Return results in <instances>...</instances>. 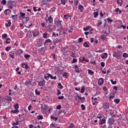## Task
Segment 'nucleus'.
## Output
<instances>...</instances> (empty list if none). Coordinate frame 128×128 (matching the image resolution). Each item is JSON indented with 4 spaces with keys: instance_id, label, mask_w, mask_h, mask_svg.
I'll use <instances>...</instances> for the list:
<instances>
[{
    "instance_id": "nucleus-1",
    "label": "nucleus",
    "mask_w": 128,
    "mask_h": 128,
    "mask_svg": "<svg viewBox=\"0 0 128 128\" xmlns=\"http://www.w3.org/2000/svg\"><path fill=\"white\" fill-rule=\"evenodd\" d=\"M50 77L51 80H56V76H52V74H44V78L46 79L47 80H48V78Z\"/></svg>"
},
{
    "instance_id": "nucleus-2",
    "label": "nucleus",
    "mask_w": 128,
    "mask_h": 128,
    "mask_svg": "<svg viewBox=\"0 0 128 128\" xmlns=\"http://www.w3.org/2000/svg\"><path fill=\"white\" fill-rule=\"evenodd\" d=\"M8 6L10 7V10H12L13 6H16V2L12 0H10L8 1Z\"/></svg>"
},
{
    "instance_id": "nucleus-3",
    "label": "nucleus",
    "mask_w": 128,
    "mask_h": 128,
    "mask_svg": "<svg viewBox=\"0 0 128 128\" xmlns=\"http://www.w3.org/2000/svg\"><path fill=\"white\" fill-rule=\"evenodd\" d=\"M120 52V50L114 52L113 54V56H114V58H116L118 60H120V54H119Z\"/></svg>"
},
{
    "instance_id": "nucleus-4",
    "label": "nucleus",
    "mask_w": 128,
    "mask_h": 128,
    "mask_svg": "<svg viewBox=\"0 0 128 128\" xmlns=\"http://www.w3.org/2000/svg\"><path fill=\"white\" fill-rule=\"evenodd\" d=\"M62 22L60 20H56L54 21V24L56 26L57 28H60L62 26Z\"/></svg>"
},
{
    "instance_id": "nucleus-5",
    "label": "nucleus",
    "mask_w": 128,
    "mask_h": 128,
    "mask_svg": "<svg viewBox=\"0 0 128 128\" xmlns=\"http://www.w3.org/2000/svg\"><path fill=\"white\" fill-rule=\"evenodd\" d=\"M114 118L111 117L108 119V124H109L112 126V124H114Z\"/></svg>"
},
{
    "instance_id": "nucleus-6",
    "label": "nucleus",
    "mask_w": 128,
    "mask_h": 128,
    "mask_svg": "<svg viewBox=\"0 0 128 128\" xmlns=\"http://www.w3.org/2000/svg\"><path fill=\"white\" fill-rule=\"evenodd\" d=\"M21 20H22L23 23L26 24V22H28L30 20V18L28 16H27V17L25 16V17H23Z\"/></svg>"
},
{
    "instance_id": "nucleus-7",
    "label": "nucleus",
    "mask_w": 128,
    "mask_h": 128,
    "mask_svg": "<svg viewBox=\"0 0 128 128\" xmlns=\"http://www.w3.org/2000/svg\"><path fill=\"white\" fill-rule=\"evenodd\" d=\"M106 124V119H104V118H100L99 121V124Z\"/></svg>"
},
{
    "instance_id": "nucleus-8",
    "label": "nucleus",
    "mask_w": 128,
    "mask_h": 128,
    "mask_svg": "<svg viewBox=\"0 0 128 128\" xmlns=\"http://www.w3.org/2000/svg\"><path fill=\"white\" fill-rule=\"evenodd\" d=\"M53 18L52 17V16H50L48 18V20H46V22H48V24H52V22H54Z\"/></svg>"
},
{
    "instance_id": "nucleus-9",
    "label": "nucleus",
    "mask_w": 128,
    "mask_h": 128,
    "mask_svg": "<svg viewBox=\"0 0 128 128\" xmlns=\"http://www.w3.org/2000/svg\"><path fill=\"white\" fill-rule=\"evenodd\" d=\"M38 84L40 86H44V84H46V80H43L42 81L38 82Z\"/></svg>"
},
{
    "instance_id": "nucleus-10",
    "label": "nucleus",
    "mask_w": 128,
    "mask_h": 128,
    "mask_svg": "<svg viewBox=\"0 0 128 128\" xmlns=\"http://www.w3.org/2000/svg\"><path fill=\"white\" fill-rule=\"evenodd\" d=\"M22 68H26V70H28V68H30L28 65V64L24 62L22 63Z\"/></svg>"
},
{
    "instance_id": "nucleus-11",
    "label": "nucleus",
    "mask_w": 128,
    "mask_h": 128,
    "mask_svg": "<svg viewBox=\"0 0 128 128\" xmlns=\"http://www.w3.org/2000/svg\"><path fill=\"white\" fill-rule=\"evenodd\" d=\"M48 108V105L46 104H44V106H41V110L42 112H44V110H46Z\"/></svg>"
},
{
    "instance_id": "nucleus-12",
    "label": "nucleus",
    "mask_w": 128,
    "mask_h": 128,
    "mask_svg": "<svg viewBox=\"0 0 128 128\" xmlns=\"http://www.w3.org/2000/svg\"><path fill=\"white\" fill-rule=\"evenodd\" d=\"M98 84L102 86L104 84V78H100L98 81Z\"/></svg>"
},
{
    "instance_id": "nucleus-13",
    "label": "nucleus",
    "mask_w": 128,
    "mask_h": 128,
    "mask_svg": "<svg viewBox=\"0 0 128 128\" xmlns=\"http://www.w3.org/2000/svg\"><path fill=\"white\" fill-rule=\"evenodd\" d=\"M77 98H78V100H80L81 102H84V100H86V98L84 97H80V96L77 94Z\"/></svg>"
},
{
    "instance_id": "nucleus-14",
    "label": "nucleus",
    "mask_w": 128,
    "mask_h": 128,
    "mask_svg": "<svg viewBox=\"0 0 128 128\" xmlns=\"http://www.w3.org/2000/svg\"><path fill=\"white\" fill-rule=\"evenodd\" d=\"M78 10H80V12H82L84 10V6L80 4L78 6Z\"/></svg>"
},
{
    "instance_id": "nucleus-15",
    "label": "nucleus",
    "mask_w": 128,
    "mask_h": 128,
    "mask_svg": "<svg viewBox=\"0 0 128 128\" xmlns=\"http://www.w3.org/2000/svg\"><path fill=\"white\" fill-rule=\"evenodd\" d=\"M24 52V51L21 50L20 49L18 50V52H16L15 54H16V56H20V54H22Z\"/></svg>"
},
{
    "instance_id": "nucleus-16",
    "label": "nucleus",
    "mask_w": 128,
    "mask_h": 128,
    "mask_svg": "<svg viewBox=\"0 0 128 128\" xmlns=\"http://www.w3.org/2000/svg\"><path fill=\"white\" fill-rule=\"evenodd\" d=\"M12 12V11L10 10L6 9L4 10V14L6 16H10V14Z\"/></svg>"
},
{
    "instance_id": "nucleus-17",
    "label": "nucleus",
    "mask_w": 128,
    "mask_h": 128,
    "mask_svg": "<svg viewBox=\"0 0 128 128\" xmlns=\"http://www.w3.org/2000/svg\"><path fill=\"white\" fill-rule=\"evenodd\" d=\"M103 108H104V110H108V108H110L108 104L106 103H104L103 104Z\"/></svg>"
},
{
    "instance_id": "nucleus-18",
    "label": "nucleus",
    "mask_w": 128,
    "mask_h": 128,
    "mask_svg": "<svg viewBox=\"0 0 128 128\" xmlns=\"http://www.w3.org/2000/svg\"><path fill=\"white\" fill-rule=\"evenodd\" d=\"M102 58H108V54L107 53H104L101 54Z\"/></svg>"
},
{
    "instance_id": "nucleus-19",
    "label": "nucleus",
    "mask_w": 128,
    "mask_h": 128,
    "mask_svg": "<svg viewBox=\"0 0 128 128\" xmlns=\"http://www.w3.org/2000/svg\"><path fill=\"white\" fill-rule=\"evenodd\" d=\"M20 20H22V18L26 16V14L22 13V12H20Z\"/></svg>"
},
{
    "instance_id": "nucleus-20",
    "label": "nucleus",
    "mask_w": 128,
    "mask_h": 128,
    "mask_svg": "<svg viewBox=\"0 0 128 128\" xmlns=\"http://www.w3.org/2000/svg\"><path fill=\"white\" fill-rule=\"evenodd\" d=\"M62 114V116H64V114H66V110H60L58 114Z\"/></svg>"
},
{
    "instance_id": "nucleus-21",
    "label": "nucleus",
    "mask_w": 128,
    "mask_h": 128,
    "mask_svg": "<svg viewBox=\"0 0 128 128\" xmlns=\"http://www.w3.org/2000/svg\"><path fill=\"white\" fill-rule=\"evenodd\" d=\"M84 46L85 48H90V42H86L84 44Z\"/></svg>"
},
{
    "instance_id": "nucleus-22",
    "label": "nucleus",
    "mask_w": 128,
    "mask_h": 128,
    "mask_svg": "<svg viewBox=\"0 0 128 128\" xmlns=\"http://www.w3.org/2000/svg\"><path fill=\"white\" fill-rule=\"evenodd\" d=\"M74 70L76 72H80V68H78V65L74 66Z\"/></svg>"
},
{
    "instance_id": "nucleus-23",
    "label": "nucleus",
    "mask_w": 128,
    "mask_h": 128,
    "mask_svg": "<svg viewBox=\"0 0 128 128\" xmlns=\"http://www.w3.org/2000/svg\"><path fill=\"white\" fill-rule=\"evenodd\" d=\"M33 10L34 12H40L41 10L40 8L38 9V7H34Z\"/></svg>"
},
{
    "instance_id": "nucleus-24",
    "label": "nucleus",
    "mask_w": 128,
    "mask_h": 128,
    "mask_svg": "<svg viewBox=\"0 0 128 128\" xmlns=\"http://www.w3.org/2000/svg\"><path fill=\"white\" fill-rule=\"evenodd\" d=\"M8 23L6 24V26L7 27L10 26V24H12V22H10V20H8Z\"/></svg>"
},
{
    "instance_id": "nucleus-25",
    "label": "nucleus",
    "mask_w": 128,
    "mask_h": 128,
    "mask_svg": "<svg viewBox=\"0 0 128 128\" xmlns=\"http://www.w3.org/2000/svg\"><path fill=\"white\" fill-rule=\"evenodd\" d=\"M48 2V0H43L42 2V5L44 6V4H47Z\"/></svg>"
},
{
    "instance_id": "nucleus-26",
    "label": "nucleus",
    "mask_w": 128,
    "mask_h": 128,
    "mask_svg": "<svg viewBox=\"0 0 128 128\" xmlns=\"http://www.w3.org/2000/svg\"><path fill=\"white\" fill-rule=\"evenodd\" d=\"M93 14L94 16V18H96L98 16V12H94Z\"/></svg>"
},
{
    "instance_id": "nucleus-27",
    "label": "nucleus",
    "mask_w": 128,
    "mask_h": 128,
    "mask_svg": "<svg viewBox=\"0 0 128 128\" xmlns=\"http://www.w3.org/2000/svg\"><path fill=\"white\" fill-rule=\"evenodd\" d=\"M90 28H92V26H86V28H84V32H86Z\"/></svg>"
},
{
    "instance_id": "nucleus-28",
    "label": "nucleus",
    "mask_w": 128,
    "mask_h": 128,
    "mask_svg": "<svg viewBox=\"0 0 128 128\" xmlns=\"http://www.w3.org/2000/svg\"><path fill=\"white\" fill-rule=\"evenodd\" d=\"M38 32H32V34H33V36L36 37V36H38Z\"/></svg>"
},
{
    "instance_id": "nucleus-29",
    "label": "nucleus",
    "mask_w": 128,
    "mask_h": 128,
    "mask_svg": "<svg viewBox=\"0 0 128 128\" xmlns=\"http://www.w3.org/2000/svg\"><path fill=\"white\" fill-rule=\"evenodd\" d=\"M84 88H85L84 86H82L81 91H80L81 94H84V90H86Z\"/></svg>"
},
{
    "instance_id": "nucleus-30",
    "label": "nucleus",
    "mask_w": 128,
    "mask_h": 128,
    "mask_svg": "<svg viewBox=\"0 0 128 128\" xmlns=\"http://www.w3.org/2000/svg\"><path fill=\"white\" fill-rule=\"evenodd\" d=\"M48 42H52V40H50V39H47L46 40L44 43V46H46V44H48Z\"/></svg>"
},
{
    "instance_id": "nucleus-31",
    "label": "nucleus",
    "mask_w": 128,
    "mask_h": 128,
    "mask_svg": "<svg viewBox=\"0 0 128 128\" xmlns=\"http://www.w3.org/2000/svg\"><path fill=\"white\" fill-rule=\"evenodd\" d=\"M116 2L118 4H122V2H124L122 1V0H117Z\"/></svg>"
},
{
    "instance_id": "nucleus-32",
    "label": "nucleus",
    "mask_w": 128,
    "mask_h": 128,
    "mask_svg": "<svg viewBox=\"0 0 128 128\" xmlns=\"http://www.w3.org/2000/svg\"><path fill=\"white\" fill-rule=\"evenodd\" d=\"M6 100L8 102H12V97L10 96H8Z\"/></svg>"
},
{
    "instance_id": "nucleus-33",
    "label": "nucleus",
    "mask_w": 128,
    "mask_h": 128,
    "mask_svg": "<svg viewBox=\"0 0 128 128\" xmlns=\"http://www.w3.org/2000/svg\"><path fill=\"white\" fill-rule=\"evenodd\" d=\"M26 86H32V84L30 81H27L26 82Z\"/></svg>"
},
{
    "instance_id": "nucleus-34",
    "label": "nucleus",
    "mask_w": 128,
    "mask_h": 128,
    "mask_svg": "<svg viewBox=\"0 0 128 128\" xmlns=\"http://www.w3.org/2000/svg\"><path fill=\"white\" fill-rule=\"evenodd\" d=\"M19 110L18 109L16 108L14 110H12L11 112H13L14 114H16L17 112H18Z\"/></svg>"
},
{
    "instance_id": "nucleus-35",
    "label": "nucleus",
    "mask_w": 128,
    "mask_h": 128,
    "mask_svg": "<svg viewBox=\"0 0 128 128\" xmlns=\"http://www.w3.org/2000/svg\"><path fill=\"white\" fill-rule=\"evenodd\" d=\"M58 86L60 90H62V88H64L62 86V84H60V82L58 84Z\"/></svg>"
},
{
    "instance_id": "nucleus-36",
    "label": "nucleus",
    "mask_w": 128,
    "mask_h": 128,
    "mask_svg": "<svg viewBox=\"0 0 128 128\" xmlns=\"http://www.w3.org/2000/svg\"><path fill=\"white\" fill-rule=\"evenodd\" d=\"M88 73L89 74H91V76H92V74H94V72H92V70H88Z\"/></svg>"
},
{
    "instance_id": "nucleus-37",
    "label": "nucleus",
    "mask_w": 128,
    "mask_h": 128,
    "mask_svg": "<svg viewBox=\"0 0 128 128\" xmlns=\"http://www.w3.org/2000/svg\"><path fill=\"white\" fill-rule=\"evenodd\" d=\"M50 58H52L53 60H54V58H56V54H52L50 56Z\"/></svg>"
},
{
    "instance_id": "nucleus-38",
    "label": "nucleus",
    "mask_w": 128,
    "mask_h": 128,
    "mask_svg": "<svg viewBox=\"0 0 128 128\" xmlns=\"http://www.w3.org/2000/svg\"><path fill=\"white\" fill-rule=\"evenodd\" d=\"M2 4H4V6H6V0H3L1 2Z\"/></svg>"
},
{
    "instance_id": "nucleus-39",
    "label": "nucleus",
    "mask_w": 128,
    "mask_h": 128,
    "mask_svg": "<svg viewBox=\"0 0 128 128\" xmlns=\"http://www.w3.org/2000/svg\"><path fill=\"white\" fill-rule=\"evenodd\" d=\"M100 38H102V40H106V36L104 35H101L100 36Z\"/></svg>"
},
{
    "instance_id": "nucleus-40",
    "label": "nucleus",
    "mask_w": 128,
    "mask_h": 128,
    "mask_svg": "<svg viewBox=\"0 0 128 128\" xmlns=\"http://www.w3.org/2000/svg\"><path fill=\"white\" fill-rule=\"evenodd\" d=\"M30 56L28 54H25L24 55V57L25 58H26V60H28V58H30Z\"/></svg>"
},
{
    "instance_id": "nucleus-41",
    "label": "nucleus",
    "mask_w": 128,
    "mask_h": 128,
    "mask_svg": "<svg viewBox=\"0 0 128 128\" xmlns=\"http://www.w3.org/2000/svg\"><path fill=\"white\" fill-rule=\"evenodd\" d=\"M74 126V123H71L70 126L67 128H73Z\"/></svg>"
},
{
    "instance_id": "nucleus-42",
    "label": "nucleus",
    "mask_w": 128,
    "mask_h": 128,
    "mask_svg": "<svg viewBox=\"0 0 128 128\" xmlns=\"http://www.w3.org/2000/svg\"><path fill=\"white\" fill-rule=\"evenodd\" d=\"M2 38H8V34H4L2 35Z\"/></svg>"
},
{
    "instance_id": "nucleus-43",
    "label": "nucleus",
    "mask_w": 128,
    "mask_h": 128,
    "mask_svg": "<svg viewBox=\"0 0 128 128\" xmlns=\"http://www.w3.org/2000/svg\"><path fill=\"white\" fill-rule=\"evenodd\" d=\"M120 100L119 99H114V102H116V104H118L120 102Z\"/></svg>"
},
{
    "instance_id": "nucleus-44",
    "label": "nucleus",
    "mask_w": 128,
    "mask_h": 128,
    "mask_svg": "<svg viewBox=\"0 0 128 128\" xmlns=\"http://www.w3.org/2000/svg\"><path fill=\"white\" fill-rule=\"evenodd\" d=\"M110 82H111L112 84H116V81H114L113 80H111Z\"/></svg>"
},
{
    "instance_id": "nucleus-45",
    "label": "nucleus",
    "mask_w": 128,
    "mask_h": 128,
    "mask_svg": "<svg viewBox=\"0 0 128 128\" xmlns=\"http://www.w3.org/2000/svg\"><path fill=\"white\" fill-rule=\"evenodd\" d=\"M37 118H38V120H42V118H44V117L42 116H37Z\"/></svg>"
},
{
    "instance_id": "nucleus-46",
    "label": "nucleus",
    "mask_w": 128,
    "mask_h": 128,
    "mask_svg": "<svg viewBox=\"0 0 128 128\" xmlns=\"http://www.w3.org/2000/svg\"><path fill=\"white\" fill-rule=\"evenodd\" d=\"M123 58H128V54L127 53H124Z\"/></svg>"
},
{
    "instance_id": "nucleus-47",
    "label": "nucleus",
    "mask_w": 128,
    "mask_h": 128,
    "mask_svg": "<svg viewBox=\"0 0 128 128\" xmlns=\"http://www.w3.org/2000/svg\"><path fill=\"white\" fill-rule=\"evenodd\" d=\"M16 16H18V15H12V18L13 19V20H16Z\"/></svg>"
},
{
    "instance_id": "nucleus-48",
    "label": "nucleus",
    "mask_w": 128,
    "mask_h": 128,
    "mask_svg": "<svg viewBox=\"0 0 128 128\" xmlns=\"http://www.w3.org/2000/svg\"><path fill=\"white\" fill-rule=\"evenodd\" d=\"M78 62V59L73 58L72 64H74V62Z\"/></svg>"
},
{
    "instance_id": "nucleus-49",
    "label": "nucleus",
    "mask_w": 128,
    "mask_h": 128,
    "mask_svg": "<svg viewBox=\"0 0 128 128\" xmlns=\"http://www.w3.org/2000/svg\"><path fill=\"white\" fill-rule=\"evenodd\" d=\"M59 34H60V35L62 36L63 34H64V35L66 34V32H60L59 33Z\"/></svg>"
},
{
    "instance_id": "nucleus-50",
    "label": "nucleus",
    "mask_w": 128,
    "mask_h": 128,
    "mask_svg": "<svg viewBox=\"0 0 128 128\" xmlns=\"http://www.w3.org/2000/svg\"><path fill=\"white\" fill-rule=\"evenodd\" d=\"M10 48H12L11 46L6 47V52H8L10 50Z\"/></svg>"
},
{
    "instance_id": "nucleus-51",
    "label": "nucleus",
    "mask_w": 128,
    "mask_h": 128,
    "mask_svg": "<svg viewBox=\"0 0 128 128\" xmlns=\"http://www.w3.org/2000/svg\"><path fill=\"white\" fill-rule=\"evenodd\" d=\"M43 38H48V34L46 33L44 34Z\"/></svg>"
},
{
    "instance_id": "nucleus-52",
    "label": "nucleus",
    "mask_w": 128,
    "mask_h": 128,
    "mask_svg": "<svg viewBox=\"0 0 128 128\" xmlns=\"http://www.w3.org/2000/svg\"><path fill=\"white\" fill-rule=\"evenodd\" d=\"M56 42H62V38L56 39Z\"/></svg>"
},
{
    "instance_id": "nucleus-53",
    "label": "nucleus",
    "mask_w": 128,
    "mask_h": 128,
    "mask_svg": "<svg viewBox=\"0 0 128 128\" xmlns=\"http://www.w3.org/2000/svg\"><path fill=\"white\" fill-rule=\"evenodd\" d=\"M58 92L56 93V96H58L59 94H62V92H60V90H57Z\"/></svg>"
},
{
    "instance_id": "nucleus-54",
    "label": "nucleus",
    "mask_w": 128,
    "mask_h": 128,
    "mask_svg": "<svg viewBox=\"0 0 128 128\" xmlns=\"http://www.w3.org/2000/svg\"><path fill=\"white\" fill-rule=\"evenodd\" d=\"M106 20L108 21V22H110V24L112 22V20L110 18H108Z\"/></svg>"
},
{
    "instance_id": "nucleus-55",
    "label": "nucleus",
    "mask_w": 128,
    "mask_h": 128,
    "mask_svg": "<svg viewBox=\"0 0 128 128\" xmlns=\"http://www.w3.org/2000/svg\"><path fill=\"white\" fill-rule=\"evenodd\" d=\"M70 56H72V58H76V55L74 52L70 53Z\"/></svg>"
},
{
    "instance_id": "nucleus-56",
    "label": "nucleus",
    "mask_w": 128,
    "mask_h": 128,
    "mask_svg": "<svg viewBox=\"0 0 128 128\" xmlns=\"http://www.w3.org/2000/svg\"><path fill=\"white\" fill-rule=\"evenodd\" d=\"M35 92H36V94H38V96H40V92L38 91L37 90H36Z\"/></svg>"
},
{
    "instance_id": "nucleus-57",
    "label": "nucleus",
    "mask_w": 128,
    "mask_h": 128,
    "mask_svg": "<svg viewBox=\"0 0 128 128\" xmlns=\"http://www.w3.org/2000/svg\"><path fill=\"white\" fill-rule=\"evenodd\" d=\"M82 40H84V39L82 38H78V42H82Z\"/></svg>"
},
{
    "instance_id": "nucleus-58",
    "label": "nucleus",
    "mask_w": 128,
    "mask_h": 128,
    "mask_svg": "<svg viewBox=\"0 0 128 128\" xmlns=\"http://www.w3.org/2000/svg\"><path fill=\"white\" fill-rule=\"evenodd\" d=\"M97 118H99V120H100V118H102V114H98V116H97Z\"/></svg>"
},
{
    "instance_id": "nucleus-59",
    "label": "nucleus",
    "mask_w": 128,
    "mask_h": 128,
    "mask_svg": "<svg viewBox=\"0 0 128 128\" xmlns=\"http://www.w3.org/2000/svg\"><path fill=\"white\" fill-rule=\"evenodd\" d=\"M81 108H82V110H86V106L83 104L81 105Z\"/></svg>"
},
{
    "instance_id": "nucleus-60",
    "label": "nucleus",
    "mask_w": 128,
    "mask_h": 128,
    "mask_svg": "<svg viewBox=\"0 0 128 128\" xmlns=\"http://www.w3.org/2000/svg\"><path fill=\"white\" fill-rule=\"evenodd\" d=\"M56 108L57 110H60V108H62V106L60 105L57 106Z\"/></svg>"
},
{
    "instance_id": "nucleus-61",
    "label": "nucleus",
    "mask_w": 128,
    "mask_h": 128,
    "mask_svg": "<svg viewBox=\"0 0 128 128\" xmlns=\"http://www.w3.org/2000/svg\"><path fill=\"white\" fill-rule=\"evenodd\" d=\"M61 4H63V6H66V1L62 0H61Z\"/></svg>"
},
{
    "instance_id": "nucleus-62",
    "label": "nucleus",
    "mask_w": 128,
    "mask_h": 128,
    "mask_svg": "<svg viewBox=\"0 0 128 128\" xmlns=\"http://www.w3.org/2000/svg\"><path fill=\"white\" fill-rule=\"evenodd\" d=\"M14 108H16V109L18 108H19L18 104H16V105H14Z\"/></svg>"
},
{
    "instance_id": "nucleus-63",
    "label": "nucleus",
    "mask_w": 128,
    "mask_h": 128,
    "mask_svg": "<svg viewBox=\"0 0 128 128\" xmlns=\"http://www.w3.org/2000/svg\"><path fill=\"white\" fill-rule=\"evenodd\" d=\"M63 76H65V78H68V74H66V73H64V74H62Z\"/></svg>"
},
{
    "instance_id": "nucleus-64",
    "label": "nucleus",
    "mask_w": 128,
    "mask_h": 128,
    "mask_svg": "<svg viewBox=\"0 0 128 128\" xmlns=\"http://www.w3.org/2000/svg\"><path fill=\"white\" fill-rule=\"evenodd\" d=\"M64 96L58 97V100H64Z\"/></svg>"
}]
</instances>
